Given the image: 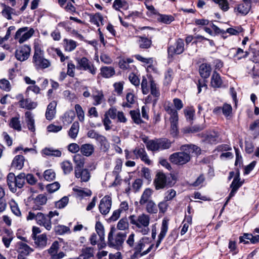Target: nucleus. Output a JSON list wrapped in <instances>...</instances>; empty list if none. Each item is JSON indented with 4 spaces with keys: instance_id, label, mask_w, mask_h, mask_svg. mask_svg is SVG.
Wrapping results in <instances>:
<instances>
[{
    "instance_id": "obj_41",
    "label": "nucleus",
    "mask_w": 259,
    "mask_h": 259,
    "mask_svg": "<svg viewBox=\"0 0 259 259\" xmlns=\"http://www.w3.org/2000/svg\"><path fill=\"white\" fill-rule=\"evenodd\" d=\"M15 186L16 189L22 188L25 183V174L21 173L18 176H15Z\"/></svg>"
},
{
    "instance_id": "obj_62",
    "label": "nucleus",
    "mask_w": 259,
    "mask_h": 259,
    "mask_svg": "<svg viewBox=\"0 0 259 259\" xmlns=\"http://www.w3.org/2000/svg\"><path fill=\"white\" fill-rule=\"evenodd\" d=\"M68 203V198L66 196H64L60 200L55 202V206L56 208L61 209L65 207Z\"/></svg>"
},
{
    "instance_id": "obj_27",
    "label": "nucleus",
    "mask_w": 259,
    "mask_h": 259,
    "mask_svg": "<svg viewBox=\"0 0 259 259\" xmlns=\"http://www.w3.org/2000/svg\"><path fill=\"white\" fill-rule=\"evenodd\" d=\"M41 152L43 156H48L59 157L62 155V153L60 150L52 148H45L42 150Z\"/></svg>"
},
{
    "instance_id": "obj_40",
    "label": "nucleus",
    "mask_w": 259,
    "mask_h": 259,
    "mask_svg": "<svg viewBox=\"0 0 259 259\" xmlns=\"http://www.w3.org/2000/svg\"><path fill=\"white\" fill-rule=\"evenodd\" d=\"M25 116L26 118V122L29 130L31 132H34V120L33 119L31 113L28 111L26 112L25 113Z\"/></svg>"
},
{
    "instance_id": "obj_56",
    "label": "nucleus",
    "mask_w": 259,
    "mask_h": 259,
    "mask_svg": "<svg viewBox=\"0 0 259 259\" xmlns=\"http://www.w3.org/2000/svg\"><path fill=\"white\" fill-rule=\"evenodd\" d=\"M130 115L135 123L139 124L142 122L139 110H131Z\"/></svg>"
},
{
    "instance_id": "obj_5",
    "label": "nucleus",
    "mask_w": 259,
    "mask_h": 259,
    "mask_svg": "<svg viewBox=\"0 0 259 259\" xmlns=\"http://www.w3.org/2000/svg\"><path fill=\"white\" fill-rule=\"evenodd\" d=\"M164 109L168 114L170 115L169 121L171 125V131L174 134H176L178 128L177 125L178 123L179 117L178 113L170 103H168L164 106Z\"/></svg>"
},
{
    "instance_id": "obj_39",
    "label": "nucleus",
    "mask_w": 259,
    "mask_h": 259,
    "mask_svg": "<svg viewBox=\"0 0 259 259\" xmlns=\"http://www.w3.org/2000/svg\"><path fill=\"white\" fill-rule=\"evenodd\" d=\"M128 7V4L126 1L114 0L112 8L116 11H120V9H126Z\"/></svg>"
},
{
    "instance_id": "obj_52",
    "label": "nucleus",
    "mask_w": 259,
    "mask_h": 259,
    "mask_svg": "<svg viewBox=\"0 0 259 259\" xmlns=\"http://www.w3.org/2000/svg\"><path fill=\"white\" fill-rule=\"evenodd\" d=\"M10 126L18 131L21 130V125L20 121L18 117H13L11 118L10 123Z\"/></svg>"
},
{
    "instance_id": "obj_44",
    "label": "nucleus",
    "mask_w": 259,
    "mask_h": 259,
    "mask_svg": "<svg viewBox=\"0 0 259 259\" xmlns=\"http://www.w3.org/2000/svg\"><path fill=\"white\" fill-rule=\"evenodd\" d=\"M65 50L68 52L73 51L76 47V42L71 39L64 40Z\"/></svg>"
},
{
    "instance_id": "obj_31",
    "label": "nucleus",
    "mask_w": 259,
    "mask_h": 259,
    "mask_svg": "<svg viewBox=\"0 0 259 259\" xmlns=\"http://www.w3.org/2000/svg\"><path fill=\"white\" fill-rule=\"evenodd\" d=\"M157 145L158 151L168 149L170 147L171 142L167 139H157Z\"/></svg>"
},
{
    "instance_id": "obj_22",
    "label": "nucleus",
    "mask_w": 259,
    "mask_h": 259,
    "mask_svg": "<svg viewBox=\"0 0 259 259\" xmlns=\"http://www.w3.org/2000/svg\"><path fill=\"white\" fill-rule=\"evenodd\" d=\"M94 249L93 247L83 246L81 249V254L79 255V259H90L94 257Z\"/></svg>"
},
{
    "instance_id": "obj_60",
    "label": "nucleus",
    "mask_w": 259,
    "mask_h": 259,
    "mask_svg": "<svg viewBox=\"0 0 259 259\" xmlns=\"http://www.w3.org/2000/svg\"><path fill=\"white\" fill-rule=\"evenodd\" d=\"M96 230L100 237V239L102 241L104 239V229L103 225L100 222H97L96 224Z\"/></svg>"
},
{
    "instance_id": "obj_37",
    "label": "nucleus",
    "mask_w": 259,
    "mask_h": 259,
    "mask_svg": "<svg viewBox=\"0 0 259 259\" xmlns=\"http://www.w3.org/2000/svg\"><path fill=\"white\" fill-rule=\"evenodd\" d=\"M79 124L78 122L75 121L73 123L71 128L68 131V135L72 139H75L78 133Z\"/></svg>"
},
{
    "instance_id": "obj_2",
    "label": "nucleus",
    "mask_w": 259,
    "mask_h": 259,
    "mask_svg": "<svg viewBox=\"0 0 259 259\" xmlns=\"http://www.w3.org/2000/svg\"><path fill=\"white\" fill-rule=\"evenodd\" d=\"M195 148H197L194 145H183L180 148L182 151L171 154L169 157V160L175 164H184L190 161V154L195 150Z\"/></svg>"
},
{
    "instance_id": "obj_58",
    "label": "nucleus",
    "mask_w": 259,
    "mask_h": 259,
    "mask_svg": "<svg viewBox=\"0 0 259 259\" xmlns=\"http://www.w3.org/2000/svg\"><path fill=\"white\" fill-rule=\"evenodd\" d=\"M9 204L12 212L16 216H20L21 215V212L15 201L12 200L10 202Z\"/></svg>"
},
{
    "instance_id": "obj_10",
    "label": "nucleus",
    "mask_w": 259,
    "mask_h": 259,
    "mask_svg": "<svg viewBox=\"0 0 259 259\" xmlns=\"http://www.w3.org/2000/svg\"><path fill=\"white\" fill-rule=\"evenodd\" d=\"M133 153L136 159L140 158L143 162L147 165L151 164L152 161L149 158V156L144 147H136L133 150Z\"/></svg>"
},
{
    "instance_id": "obj_49",
    "label": "nucleus",
    "mask_w": 259,
    "mask_h": 259,
    "mask_svg": "<svg viewBox=\"0 0 259 259\" xmlns=\"http://www.w3.org/2000/svg\"><path fill=\"white\" fill-rule=\"evenodd\" d=\"M4 8L2 11L3 16L7 19L11 20L12 19L11 15L14 14L15 11L14 9L5 5H4Z\"/></svg>"
},
{
    "instance_id": "obj_64",
    "label": "nucleus",
    "mask_w": 259,
    "mask_h": 259,
    "mask_svg": "<svg viewBox=\"0 0 259 259\" xmlns=\"http://www.w3.org/2000/svg\"><path fill=\"white\" fill-rule=\"evenodd\" d=\"M44 177L47 181H53L55 178V173L52 169H47L44 172Z\"/></svg>"
},
{
    "instance_id": "obj_48",
    "label": "nucleus",
    "mask_w": 259,
    "mask_h": 259,
    "mask_svg": "<svg viewBox=\"0 0 259 259\" xmlns=\"http://www.w3.org/2000/svg\"><path fill=\"white\" fill-rule=\"evenodd\" d=\"M103 17L100 13H96L90 17V21L97 26H100V23L103 25Z\"/></svg>"
},
{
    "instance_id": "obj_30",
    "label": "nucleus",
    "mask_w": 259,
    "mask_h": 259,
    "mask_svg": "<svg viewBox=\"0 0 259 259\" xmlns=\"http://www.w3.org/2000/svg\"><path fill=\"white\" fill-rule=\"evenodd\" d=\"M211 71V69L209 65L203 63L200 66L199 73L203 78H208L210 75Z\"/></svg>"
},
{
    "instance_id": "obj_1",
    "label": "nucleus",
    "mask_w": 259,
    "mask_h": 259,
    "mask_svg": "<svg viewBox=\"0 0 259 259\" xmlns=\"http://www.w3.org/2000/svg\"><path fill=\"white\" fill-rule=\"evenodd\" d=\"M128 218L131 224L135 226L134 228L137 231L143 235H146L149 233L150 217L148 214L143 213L138 216L132 215Z\"/></svg>"
},
{
    "instance_id": "obj_55",
    "label": "nucleus",
    "mask_w": 259,
    "mask_h": 259,
    "mask_svg": "<svg viewBox=\"0 0 259 259\" xmlns=\"http://www.w3.org/2000/svg\"><path fill=\"white\" fill-rule=\"evenodd\" d=\"M73 190L80 197L90 196L92 194V191L88 189L74 188Z\"/></svg>"
},
{
    "instance_id": "obj_51",
    "label": "nucleus",
    "mask_w": 259,
    "mask_h": 259,
    "mask_svg": "<svg viewBox=\"0 0 259 259\" xmlns=\"http://www.w3.org/2000/svg\"><path fill=\"white\" fill-rule=\"evenodd\" d=\"M150 92L151 94L156 98H158L160 94L157 84L152 79L150 80Z\"/></svg>"
},
{
    "instance_id": "obj_8",
    "label": "nucleus",
    "mask_w": 259,
    "mask_h": 259,
    "mask_svg": "<svg viewBox=\"0 0 259 259\" xmlns=\"http://www.w3.org/2000/svg\"><path fill=\"white\" fill-rule=\"evenodd\" d=\"M111 206V197L108 195H106L100 200L99 210L102 214L106 215L109 212Z\"/></svg>"
},
{
    "instance_id": "obj_11",
    "label": "nucleus",
    "mask_w": 259,
    "mask_h": 259,
    "mask_svg": "<svg viewBox=\"0 0 259 259\" xmlns=\"http://www.w3.org/2000/svg\"><path fill=\"white\" fill-rule=\"evenodd\" d=\"M30 51L31 48L29 46L24 45L16 51L15 57L17 60L24 61L28 58Z\"/></svg>"
},
{
    "instance_id": "obj_4",
    "label": "nucleus",
    "mask_w": 259,
    "mask_h": 259,
    "mask_svg": "<svg viewBox=\"0 0 259 259\" xmlns=\"http://www.w3.org/2000/svg\"><path fill=\"white\" fill-rule=\"evenodd\" d=\"M32 63L37 70L46 69L51 65V62L44 57V53L40 49H35Z\"/></svg>"
},
{
    "instance_id": "obj_54",
    "label": "nucleus",
    "mask_w": 259,
    "mask_h": 259,
    "mask_svg": "<svg viewBox=\"0 0 259 259\" xmlns=\"http://www.w3.org/2000/svg\"><path fill=\"white\" fill-rule=\"evenodd\" d=\"M222 113L227 118L231 116L232 113V107L230 104L225 103L222 106Z\"/></svg>"
},
{
    "instance_id": "obj_26",
    "label": "nucleus",
    "mask_w": 259,
    "mask_h": 259,
    "mask_svg": "<svg viewBox=\"0 0 259 259\" xmlns=\"http://www.w3.org/2000/svg\"><path fill=\"white\" fill-rule=\"evenodd\" d=\"M153 191L150 188H146L143 192L139 203L141 205H144L145 203L151 201V196Z\"/></svg>"
},
{
    "instance_id": "obj_23",
    "label": "nucleus",
    "mask_w": 259,
    "mask_h": 259,
    "mask_svg": "<svg viewBox=\"0 0 259 259\" xmlns=\"http://www.w3.org/2000/svg\"><path fill=\"white\" fill-rule=\"evenodd\" d=\"M25 161L24 157L21 155H16L13 159L11 163L12 167L20 170L24 166Z\"/></svg>"
},
{
    "instance_id": "obj_3",
    "label": "nucleus",
    "mask_w": 259,
    "mask_h": 259,
    "mask_svg": "<svg viewBox=\"0 0 259 259\" xmlns=\"http://www.w3.org/2000/svg\"><path fill=\"white\" fill-rule=\"evenodd\" d=\"M116 229L112 227L108 235V244L110 247H113L116 249H120L126 237V234L122 232L117 233L115 236L113 234L115 233Z\"/></svg>"
},
{
    "instance_id": "obj_24",
    "label": "nucleus",
    "mask_w": 259,
    "mask_h": 259,
    "mask_svg": "<svg viewBox=\"0 0 259 259\" xmlns=\"http://www.w3.org/2000/svg\"><path fill=\"white\" fill-rule=\"evenodd\" d=\"M223 80L220 75L216 71H214L211 77L210 84L213 88H221Z\"/></svg>"
},
{
    "instance_id": "obj_63",
    "label": "nucleus",
    "mask_w": 259,
    "mask_h": 259,
    "mask_svg": "<svg viewBox=\"0 0 259 259\" xmlns=\"http://www.w3.org/2000/svg\"><path fill=\"white\" fill-rule=\"evenodd\" d=\"M240 179L239 178V175H237L235 177L232 181L231 188L233 189H235V190H238L242 185V183L240 181Z\"/></svg>"
},
{
    "instance_id": "obj_43",
    "label": "nucleus",
    "mask_w": 259,
    "mask_h": 259,
    "mask_svg": "<svg viewBox=\"0 0 259 259\" xmlns=\"http://www.w3.org/2000/svg\"><path fill=\"white\" fill-rule=\"evenodd\" d=\"M148 239L147 237H142L137 242L134 241V247H130L132 250H136V247H140V249H143L147 243Z\"/></svg>"
},
{
    "instance_id": "obj_28",
    "label": "nucleus",
    "mask_w": 259,
    "mask_h": 259,
    "mask_svg": "<svg viewBox=\"0 0 259 259\" xmlns=\"http://www.w3.org/2000/svg\"><path fill=\"white\" fill-rule=\"evenodd\" d=\"M138 39L137 40L139 46L141 49H148L150 48L152 45V41L151 39H149L144 36H137Z\"/></svg>"
},
{
    "instance_id": "obj_45",
    "label": "nucleus",
    "mask_w": 259,
    "mask_h": 259,
    "mask_svg": "<svg viewBox=\"0 0 259 259\" xmlns=\"http://www.w3.org/2000/svg\"><path fill=\"white\" fill-rule=\"evenodd\" d=\"M126 102H123L122 106L124 107L131 108L132 105L135 102V97L131 93H128L126 95Z\"/></svg>"
},
{
    "instance_id": "obj_15",
    "label": "nucleus",
    "mask_w": 259,
    "mask_h": 259,
    "mask_svg": "<svg viewBox=\"0 0 259 259\" xmlns=\"http://www.w3.org/2000/svg\"><path fill=\"white\" fill-rule=\"evenodd\" d=\"M75 178L80 179L81 182H87L91 178V174L89 169L87 168L76 169L74 170Z\"/></svg>"
},
{
    "instance_id": "obj_59",
    "label": "nucleus",
    "mask_w": 259,
    "mask_h": 259,
    "mask_svg": "<svg viewBox=\"0 0 259 259\" xmlns=\"http://www.w3.org/2000/svg\"><path fill=\"white\" fill-rule=\"evenodd\" d=\"M75 110L77 114L78 120L80 122H83L84 120V112L79 104H76L75 106Z\"/></svg>"
},
{
    "instance_id": "obj_53",
    "label": "nucleus",
    "mask_w": 259,
    "mask_h": 259,
    "mask_svg": "<svg viewBox=\"0 0 259 259\" xmlns=\"http://www.w3.org/2000/svg\"><path fill=\"white\" fill-rule=\"evenodd\" d=\"M121 168L122 161L120 159H118L116 162V165L115 166L114 170L112 172L113 175L115 177L116 180H117L120 178L119 174L121 171Z\"/></svg>"
},
{
    "instance_id": "obj_20",
    "label": "nucleus",
    "mask_w": 259,
    "mask_h": 259,
    "mask_svg": "<svg viewBox=\"0 0 259 259\" xmlns=\"http://www.w3.org/2000/svg\"><path fill=\"white\" fill-rule=\"evenodd\" d=\"M94 151L95 146L92 144H84L80 146V153L83 156L89 157L94 153Z\"/></svg>"
},
{
    "instance_id": "obj_6",
    "label": "nucleus",
    "mask_w": 259,
    "mask_h": 259,
    "mask_svg": "<svg viewBox=\"0 0 259 259\" xmlns=\"http://www.w3.org/2000/svg\"><path fill=\"white\" fill-rule=\"evenodd\" d=\"M76 68L79 70L88 71L92 75H95L97 72V68L93 63L86 57L77 58Z\"/></svg>"
},
{
    "instance_id": "obj_46",
    "label": "nucleus",
    "mask_w": 259,
    "mask_h": 259,
    "mask_svg": "<svg viewBox=\"0 0 259 259\" xmlns=\"http://www.w3.org/2000/svg\"><path fill=\"white\" fill-rule=\"evenodd\" d=\"M97 141L100 143L101 148L104 151L109 149L110 145L107 138L105 136L101 135L97 139Z\"/></svg>"
},
{
    "instance_id": "obj_13",
    "label": "nucleus",
    "mask_w": 259,
    "mask_h": 259,
    "mask_svg": "<svg viewBox=\"0 0 259 259\" xmlns=\"http://www.w3.org/2000/svg\"><path fill=\"white\" fill-rule=\"evenodd\" d=\"M36 221L38 225L44 226L48 230H50L52 228L51 221L48 215H46L41 212H37Z\"/></svg>"
},
{
    "instance_id": "obj_42",
    "label": "nucleus",
    "mask_w": 259,
    "mask_h": 259,
    "mask_svg": "<svg viewBox=\"0 0 259 259\" xmlns=\"http://www.w3.org/2000/svg\"><path fill=\"white\" fill-rule=\"evenodd\" d=\"M157 20L159 22L169 24L174 20V18L171 15L159 14Z\"/></svg>"
},
{
    "instance_id": "obj_21",
    "label": "nucleus",
    "mask_w": 259,
    "mask_h": 259,
    "mask_svg": "<svg viewBox=\"0 0 259 259\" xmlns=\"http://www.w3.org/2000/svg\"><path fill=\"white\" fill-rule=\"evenodd\" d=\"M204 141L208 144H216L219 141V134L214 131L208 132L205 135Z\"/></svg>"
},
{
    "instance_id": "obj_29",
    "label": "nucleus",
    "mask_w": 259,
    "mask_h": 259,
    "mask_svg": "<svg viewBox=\"0 0 259 259\" xmlns=\"http://www.w3.org/2000/svg\"><path fill=\"white\" fill-rule=\"evenodd\" d=\"M73 162L75 164V170L83 168L84 165L85 158L80 154H76L73 158Z\"/></svg>"
},
{
    "instance_id": "obj_61",
    "label": "nucleus",
    "mask_w": 259,
    "mask_h": 259,
    "mask_svg": "<svg viewBox=\"0 0 259 259\" xmlns=\"http://www.w3.org/2000/svg\"><path fill=\"white\" fill-rule=\"evenodd\" d=\"M129 224L126 218H122L117 224V228L119 230H125L128 228Z\"/></svg>"
},
{
    "instance_id": "obj_32",
    "label": "nucleus",
    "mask_w": 259,
    "mask_h": 259,
    "mask_svg": "<svg viewBox=\"0 0 259 259\" xmlns=\"http://www.w3.org/2000/svg\"><path fill=\"white\" fill-rule=\"evenodd\" d=\"M101 75L105 78H109L113 76L115 74V70L113 67L109 66H105L100 69Z\"/></svg>"
},
{
    "instance_id": "obj_17",
    "label": "nucleus",
    "mask_w": 259,
    "mask_h": 259,
    "mask_svg": "<svg viewBox=\"0 0 259 259\" xmlns=\"http://www.w3.org/2000/svg\"><path fill=\"white\" fill-rule=\"evenodd\" d=\"M57 102L53 101L48 105L46 112V118L48 120H52L55 115L56 112Z\"/></svg>"
},
{
    "instance_id": "obj_38",
    "label": "nucleus",
    "mask_w": 259,
    "mask_h": 259,
    "mask_svg": "<svg viewBox=\"0 0 259 259\" xmlns=\"http://www.w3.org/2000/svg\"><path fill=\"white\" fill-rule=\"evenodd\" d=\"M144 142L146 144V147L148 150L152 151H157L158 145H157V139L152 140H144Z\"/></svg>"
},
{
    "instance_id": "obj_16",
    "label": "nucleus",
    "mask_w": 259,
    "mask_h": 259,
    "mask_svg": "<svg viewBox=\"0 0 259 259\" xmlns=\"http://www.w3.org/2000/svg\"><path fill=\"white\" fill-rule=\"evenodd\" d=\"M34 240V245L36 248L43 249L47 244L48 238L46 234L38 235V236L32 238Z\"/></svg>"
},
{
    "instance_id": "obj_9",
    "label": "nucleus",
    "mask_w": 259,
    "mask_h": 259,
    "mask_svg": "<svg viewBox=\"0 0 259 259\" xmlns=\"http://www.w3.org/2000/svg\"><path fill=\"white\" fill-rule=\"evenodd\" d=\"M60 248L59 243L58 241H54L51 247L47 250L50 257L49 259H62L65 254L63 251L58 252Z\"/></svg>"
},
{
    "instance_id": "obj_33",
    "label": "nucleus",
    "mask_w": 259,
    "mask_h": 259,
    "mask_svg": "<svg viewBox=\"0 0 259 259\" xmlns=\"http://www.w3.org/2000/svg\"><path fill=\"white\" fill-rule=\"evenodd\" d=\"M145 208L147 212L150 214H155L158 212V208L154 201L151 200L145 203Z\"/></svg>"
},
{
    "instance_id": "obj_19",
    "label": "nucleus",
    "mask_w": 259,
    "mask_h": 259,
    "mask_svg": "<svg viewBox=\"0 0 259 259\" xmlns=\"http://www.w3.org/2000/svg\"><path fill=\"white\" fill-rule=\"evenodd\" d=\"M168 220L163 219L162 222V225L160 229V233L158 235V239L156 244V248H157L161 242V241L164 238L168 230Z\"/></svg>"
},
{
    "instance_id": "obj_18",
    "label": "nucleus",
    "mask_w": 259,
    "mask_h": 259,
    "mask_svg": "<svg viewBox=\"0 0 259 259\" xmlns=\"http://www.w3.org/2000/svg\"><path fill=\"white\" fill-rule=\"evenodd\" d=\"M243 3L239 5L236 9L240 14L246 15L251 9L252 0H243Z\"/></svg>"
},
{
    "instance_id": "obj_12",
    "label": "nucleus",
    "mask_w": 259,
    "mask_h": 259,
    "mask_svg": "<svg viewBox=\"0 0 259 259\" xmlns=\"http://www.w3.org/2000/svg\"><path fill=\"white\" fill-rule=\"evenodd\" d=\"M184 50V40L181 38H179L173 46H171L168 48V52L171 55H179L182 54Z\"/></svg>"
},
{
    "instance_id": "obj_34",
    "label": "nucleus",
    "mask_w": 259,
    "mask_h": 259,
    "mask_svg": "<svg viewBox=\"0 0 259 259\" xmlns=\"http://www.w3.org/2000/svg\"><path fill=\"white\" fill-rule=\"evenodd\" d=\"M15 176L13 173H10L7 176V184L11 192L15 193L17 191L15 186Z\"/></svg>"
},
{
    "instance_id": "obj_14",
    "label": "nucleus",
    "mask_w": 259,
    "mask_h": 259,
    "mask_svg": "<svg viewBox=\"0 0 259 259\" xmlns=\"http://www.w3.org/2000/svg\"><path fill=\"white\" fill-rule=\"evenodd\" d=\"M167 177L161 172H159L156 176L154 180L155 186L156 190L163 189L166 185Z\"/></svg>"
},
{
    "instance_id": "obj_50",
    "label": "nucleus",
    "mask_w": 259,
    "mask_h": 259,
    "mask_svg": "<svg viewBox=\"0 0 259 259\" xmlns=\"http://www.w3.org/2000/svg\"><path fill=\"white\" fill-rule=\"evenodd\" d=\"M75 116V112L73 110L67 111L63 116V122L69 124L72 122Z\"/></svg>"
},
{
    "instance_id": "obj_35",
    "label": "nucleus",
    "mask_w": 259,
    "mask_h": 259,
    "mask_svg": "<svg viewBox=\"0 0 259 259\" xmlns=\"http://www.w3.org/2000/svg\"><path fill=\"white\" fill-rule=\"evenodd\" d=\"M37 104L36 102L32 101L30 99H26L20 102V107L27 109H33L36 107Z\"/></svg>"
},
{
    "instance_id": "obj_7",
    "label": "nucleus",
    "mask_w": 259,
    "mask_h": 259,
    "mask_svg": "<svg viewBox=\"0 0 259 259\" xmlns=\"http://www.w3.org/2000/svg\"><path fill=\"white\" fill-rule=\"evenodd\" d=\"M34 32L33 28H28L27 27L19 28L16 32L15 39L22 44L30 38Z\"/></svg>"
},
{
    "instance_id": "obj_36",
    "label": "nucleus",
    "mask_w": 259,
    "mask_h": 259,
    "mask_svg": "<svg viewBox=\"0 0 259 259\" xmlns=\"http://www.w3.org/2000/svg\"><path fill=\"white\" fill-rule=\"evenodd\" d=\"M61 167L65 175H68L73 170V164L69 160H65L61 163Z\"/></svg>"
},
{
    "instance_id": "obj_25",
    "label": "nucleus",
    "mask_w": 259,
    "mask_h": 259,
    "mask_svg": "<svg viewBox=\"0 0 259 259\" xmlns=\"http://www.w3.org/2000/svg\"><path fill=\"white\" fill-rule=\"evenodd\" d=\"M47 201V198L46 196L43 194L38 195L34 200V205L32 209L34 210H40L41 206L45 204Z\"/></svg>"
},
{
    "instance_id": "obj_47",
    "label": "nucleus",
    "mask_w": 259,
    "mask_h": 259,
    "mask_svg": "<svg viewBox=\"0 0 259 259\" xmlns=\"http://www.w3.org/2000/svg\"><path fill=\"white\" fill-rule=\"evenodd\" d=\"M19 245V253L20 254L27 255L33 251V250L25 243L20 242Z\"/></svg>"
},
{
    "instance_id": "obj_57",
    "label": "nucleus",
    "mask_w": 259,
    "mask_h": 259,
    "mask_svg": "<svg viewBox=\"0 0 259 259\" xmlns=\"http://www.w3.org/2000/svg\"><path fill=\"white\" fill-rule=\"evenodd\" d=\"M104 96L103 93L100 91L96 92L93 95L94 100V105H98L101 104Z\"/></svg>"
}]
</instances>
